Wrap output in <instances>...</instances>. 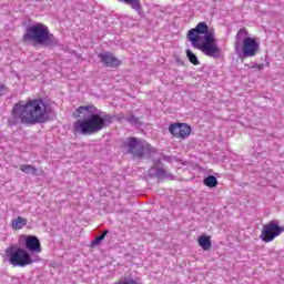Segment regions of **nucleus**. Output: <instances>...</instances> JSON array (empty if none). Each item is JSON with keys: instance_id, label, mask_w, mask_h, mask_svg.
Wrapping results in <instances>:
<instances>
[{"instance_id": "1", "label": "nucleus", "mask_w": 284, "mask_h": 284, "mask_svg": "<svg viewBox=\"0 0 284 284\" xmlns=\"http://www.w3.org/2000/svg\"><path fill=\"white\" fill-rule=\"evenodd\" d=\"M74 114L82 119L73 124L74 134H97L112 125V115L99 111L94 105L79 106Z\"/></svg>"}, {"instance_id": "2", "label": "nucleus", "mask_w": 284, "mask_h": 284, "mask_svg": "<svg viewBox=\"0 0 284 284\" xmlns=\"http://www.w3.org/2000/svg\"><path fill=\"white\" fill-rule=\"evenodd\" d=\"M50 105L42 99H33L27 102L19 101L13 105L10 123H24L27 125H37L48 121Z\"/></svg>"}, {"instance_id": "3", "label": "nucleus", "mask_w": 284, "mask_h": 284, "mask_svg": "<svg viewBox=\"0 0 284 284\" xmlns=\"http://www.w3.org/2000/svg\"><path fill=\"white\" fill-rule=\"evenodd\" d=\"M193 48L201 50L205 57L211 59H221V48L216 44L214 30L205 22H200L195 28L191 29L186 36Z\"/></svg>"}, {"instance_id": "4", "label": "nucleus", "mask_w": 284, "mask_h": 284, "mask_svg": "<svg viewBox=\"0 0 284 284\" xmlns=\"http://www.w3.org/2000/svg\"><path fill=\"white\" fill-rule=\"evenodd\" d=\"M23 41H31L36 45H58L59 40L54 34L50 33L48 26L43 23H34L26 29Z\"/></svg>"}, {"instance_id": "5", "label": "nucleus", "mask_w": 284, "mask_h": 284, "mask_svg": "<svg viewBox=\"0 0 284 284\" xmlns=\"http://www.w3.org/2000/svg\"><path fill=\"white\" fill-rule=\"evenodd\" d=\"M248 34L247 29H240L235 36V52L242 53L245 59L256 57V52L261 49V43L256 41V38Z\"/></svg>"}, {"instance_id": "6", "label": "nucleus", "mask_w": 284, "mask_h": 284, "mask_svg": "<svg viewBox=\"0 0 284 284\" xmlns=\"http://www.w3.org/2000/svg\"><path fill=\"white\" fill-rule=\"evenodd\" d=\"M7 260L13 267H28L33 263H40L41 256L38 254H30L23 248L9 247L6 250Z\"/></svg>"}, {"instance_id": "7", "label": "nucleus", "mask_w": 284, "mask_h": 284, "mask_svg": "<svg viewBox=\"0 0 284 284\" xmlns=\"http://www.w3.org/2000/svg\"><path fill=\"white\" fill-rule=\"evenodd\" d=\"M126 145L129 148V152L134 156H143L145 154L156 152L155 149L150 145V143L136 138H130Z\"/></svg>"}, {"instance_id": "8", "label": "nucleus", "mask_w": 284, "mask_h": 284, "mask_svg": "<svg viewBox=\"0 0 284 284\" xmlns=\"http://www.w3.org/2000/svg\"><path fill=\"white\" fill-rule=\"evenodd\" d=\"M283 232L284 227L278 225V221L273 220L263 226L260 239H262L264 243H272V241L281 236Z\"/></svg>"}, {"instance_id": "9", "label": "nucleus", "mask_w": 284, "mask_h": 284, "mask_svg": "<svg viewBox=\"0 0 284 284\" xmlns=\"http://www.w3.org/2000/svg\"><path fill=\"white\" fill-rule=\"evenodd\" d=\"M169 132L175 139H187L192 134V128L185 123H174L169 126Z\"/></svg>"}, {"instance_id": "10", "label": "nucleus", "mask_w": 284, "mask_h": 284, "mask_svg": "<svg viewBox=\"0 0 284 284\" xmlns=\"http://www.w3.org/2000/svg\"><path fill=\"white\" fill-rule=\"evenodd\" d=\"M149 174L150 176H156L158 179H169L171 181L174 179V175L163 169L160 162L154 163V165L149 170Z\"/></svg>"}, {"instance_id": "11", "label": "nucleus", "mask_w": 284, "mask_h": 284, "mask_svg": "<svg viewBox=\"0 0 284 284\" xmlns=\"http://www.w3.org/2000/svg\"><path fill=\"white\" fill-rule=\"evenodd\" d=\"M26 247L29 250V252H32L31 254H41V241H39V237L34 235H28L26 239Z\"/></svg>"}, {"instance_id": "12", "label": "nucleus", "mask_w": 284, "mask_h": 284, "mask_svg": "<svg viewBox=\"0 0 284 284\" xmlns=\"http://www.w3.org/2000/svg\"><path fill=\"white\" fill-rule=\"evenodd\" d=\"M99 59H101L106 68H118V65L121 64V61H119L112 53H100Z\"/></svg>"}, {"instance_id": "13", "label": "nucleus", "mask_w": 284, "mask_h": 284, "mask_svg": "<svg viewBox=\"0 0 284 284\" xmlns=\"http://www.w3.org/2000/svg\"><path fill=\"white\" fill-rule=\"evenodd\" d=\"M20 171L24 172V174H32L33 176H41V174H43V171H39L30 164H21Z\"/></svg>"}, {"instance_id": "14", "label": "nucleus", "mask_w": 284, "mask_h": 284, "mask_svg": "<svg viewBox=\"0 0 284 284\" xmlns=\"http://www.w3.org/2000/svg\"><path fill=\"white\" fill-rule=\"evenodd\" d=\"M197 243L202 250L207 252L209 250L212 248V241L210 240V236L207 235H202L197 239Z\"/></svg>"}, {"instance_id": "15", "label": "nucleus", "mask_w": 284, "mask_h": 284, "mask_svg": "<svg viewBox=\"0 0 284 284\" xmlns=\"http://www.w3.org/2000/svg\"><path fill=\"white\" fill-rule=\"evenodd\" d=\"M28 225V220L18 216L12 221V227L13 230H22V227H26Z\"/></svg>"}, {"instance_id": "16", "label": "nucleus", "mask_w": 284, "mask_h": 284, "mask_svg": "<svg viewBox=\"0 0 284 284\" xmlns=\"http://www.w3.org/2000/svg\"><path fill=\"white\" fill-rule=\"evenodd\" d=\"M204 185H206V187H216V185H219V180H216V176L214 175H209L204 179Z\"/></svg>"}, {"instance_id": "17", "label": "nucleus", "mask_w": 284, "mask_h": 284, "mask_svg": "<svg viewBox=\"0 0 284 284\" xmlns=\"http://www.w3.org/2000/svg\"><path fill=\"white\" fill-rule=\"evenodd\" d=\"M124 3H128V6H131L135 12H139L141 14V2L139 0H122Z\"/></svg>"}, {"instance_id": "18", "label": "nucleus", "mask_w": 284, "mask_h": 284, "mask_svg": "<svg viewBox=\"0 0 284 284\" xmlns=\"http://www.w3.org/2000/svg\"><path fill=\"white\" fill-rule=\"evenodd\" d=\"M186 57L189 61L193 63V65H199V58L196 57V54H194V52H192V50H186Z\"/></svg>"}, {"instance_id": "19", "label": "nucleus", "mask_w": 284, "mask_h": 284, "mask_svg": "<svg viewBox=\"0 0 284 284\" xmlns=\"http://www.w3.org/2000/svg\"><path fill=\"white\" fill-rule=\"evenodd\" d=\"M108 230L104 231L101 235L97 236L93 242H92V247H95V245H101V241H103V239H105V236L108 235Z\"/></svg>"}, {"instance_id": "20", "label": "nucleus", "mask_w": 284, "mask_h": 284, "mask_svg": "<svg viewBox=\"0 0 284 284\" xmlns=\"http://www.w3.org/2000/svg\"><path fill=\"white\" fill-rule=\"evenodd\" d=\"M6 92V87L3 84H0V97Z\"/></svg>"}]
</instances>
